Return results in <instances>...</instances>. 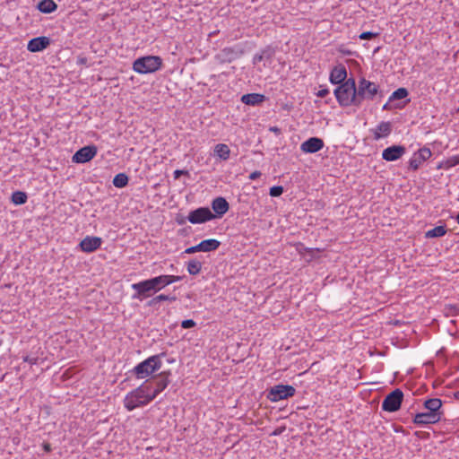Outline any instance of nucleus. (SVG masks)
<instances>
[{
  "label": "nucleus",
  "instance_id": "f257e3e1",
  "mask_svg": "<svg viewBox=\"0 0 459 459\" xmlns=\"http://www.w3.org/2000/svg\"><path fill=\"white\" fill-rule=\"evenodd\" d=\"M152 400L150 394V385L145 382L126 395L124 406L127 411H131L138 407L147 405Z\"/></svg>",
  "mask_w": 459,
  "mask_h": 459
},
{
  "label": "nucleus",
  "instance_id": "f03ea898",
  "mask_svg": "<svg viewBox=\"0 0 459 459\" xmlns=\"http://www.w3.org/2000/svg\"><path fill=\"white\" fill-rule=\"evenodd\" d=\"M334 95L341 106L355 105L359 107L355 80L350 78L334 90Z\"/></svg>",
  "mask_w": 459,
  "mask_h": 459
},
{
  "label": "nucleus",
  "instance_id": "7ed1b4c3",
  "mask_svg": "<svg viewBox=\"0 0 459 459\" xmlns=\"http://www.w3.org/2000/svg\"><path fill=\"white\" fill-rule=\"evenodd\" d=\"M162 65V60L157 56H146L135 59L133 63V70L140 74H151L158 71Z\"/></svg>",
  "mask_w": 459,
  "mask_h": 459
},
{
  "label": "nucleus",
  "instance_id": "20e7f679",
  "mask_svg": "<svg viewBox=\"0 0 459 459\" xmlns=\"http://www.w3.org/2000/svg\"><path fill=\"white\" fill-rule=\"evenodd\" d=\"M162 366L160 355H153L136 365L133 372L137 378L143 379L148 377L152 373L158 371Z\"/></svg>",
  "mask_w": 459,
  "mask_h": 459
},
{
  "label": "nucleus",
  "instance_id": "39448f33",
  "mask_svg": "<svg viewBox=\"0 0 459 459\" xmlns=\"http://www.w3.org/2000/svg\"><path fill=\"white\" fill-rule=\"evenodd\" d=\"M377 92L378 86L376 83L361 78L357 87L359 106L361 105L364 100H373Z\"/></svg>",
  "mask_w": 459,
  "mask_h": 459
},
{
  "label": "nucleus",
  "instance_id": "423d86ee",
  "mask_svg": "<svg viewBox=\"0 0 459 459\" xmlns=\"http://www.w3.org/2000/svg\"><path fill=\"white\" fill-rule=\"evenodd\" d=\"M295 394V388L289 385H276L273 386L267 394V398L276 403L283 399H288Z\"/></svg>",
  "mask_w": 459,
  "mask_h": 459
},
{
  "label": "nucleus",
  "instance_id": "0eeeda50",
  "mask_svg": "<svg viewBox=\"0 0 459 459\" xmlns=\"http://www.w3.org/2000/svg\"><path fill=\"white\" fill-rule=\"evenodd\" d=\"M403 399V394L400 389H395L388 394L382 403V410L389 412L396 411L400 409Z\"/></svg>",
  "mask_w": 459,
  "mask_h": 459
},
{
  "label": "nucleus",
  "instance_id": "6e6552de",
  "mask_svg": "<svg viewBox=\"0 0 459 459\" xmlns=\"http://www.w3.org/2000/svg\"><path fill=\"white\" fill-rule=\"evenodd\" d=\"M132 289L135 291V293L133 295V299L139 300H143L156 293L150 280L134 283L132 284Z\"/></svg>",
  "mask_w": 459,
  "mask_h": 459
},
{
  "label": "nucleus",
  "instance_id": "1a4fd4ad",
  "mask_svg": "<svg viewBox=\"0 0 459 459\" xmlns=\"http://www.w3.org/2000/svg\"><path fill=\"white\" fill-rule=\"evenodd\" d=\"M215 218L209 208L201 207L189 212L187 220L193 224L204 223Z\"/></svg>",
  "mask_w": 459,
  "mask_h": 459
},
{
  "label": "nucleus",
  "instance_id": "9d476101",
  "mask_svg": "<svg viewBox=\"0 0 459 459\" xmlns=\"http://www.w3.org/2000/svg\"><path fill=\"white\" fill-rule=\"evenodd\" d=\"M97 152V147L94 145L84 146L74 154L72 160L75 163H86L96 156Z\"/></svg>",
  "mask_w": 459,
  "mask_h": 459
},
{
  "label": "nucleus",
  "instance_id": "9b49d317",
  "mask_svg": "<svg viewBox=\"0 0 459 459\" xmlns=\"http://www.w3.org/2000/svg\"><path fill=\"white\" fill-rule=\"evenodd\" d=\"M431 151L429 148H421L414 152L409 160V167L417 170L427 160L431 157Z\"/></svg>",
  "mask_w": 459,
  "mask_h": 459
},
{
  "label": "nucleus",
  "instance_id": "f8f14e48",
  "mask_svg": "<svg viewBox=\"0 0 459 459\" xmlns=\"http://www.w3.org/2000/svg\"><path fill=\"white\" fill-rule=\"evenodd\" d=\"M441 420L437 413H433L430 411H424L417 413L414 416L413 422L418 425H429L438 422Z\"/></svg>",
  "mask_w": 459,
  "mask_h": 459
},
{
  "label": "nucleus",
  "instance_id": "ddd939ff",
  "mask_svg": "<svg viewBox=\"0 0 459 459\" xmlns=\"http://www.w3.org/2000/svg\"><path fill=\"white\" fill-rule=\"evenodd\" d=\"M405 153V148L401 145H393L385 149L382 152V158L386 161H394L400 159Z\"/></svg>",
  "mask_w": 459,
  "mask_h": 459
},
{
  "label": "nucleus",
  "instance_id": "4468645a",
  "mask_svg": "<svg viewBox=\"0 0 459 459\" xmlns=\"http://www.w3.org/2000/svg\"><path fill=\"white\" fill-rule=\"evenodd\" d=\"M324 147V142L320 138L311 137L301 143L300 150L305 153H315Z\"/></svg>",
  "mask_w": 459,
  "mask_h": 459
},
{
  "label": "nucleus",
  "instance_id": "2eb2a0df",
  "mask_svg": "<svg viewBox=\"0 0 459 459\" xmlns=\"http://www.w3.org/2000/svg\"><path fill=\"white\" fill-rule=\"evenodd\" d=\"M50 45V39L45 36L37 37L28 42L27 49L30 52H39Z\"/></svg>",
  "mask_w": 459,
  "mask_h": 459
},
{
  "label": "nucleus",
  "instance_id": "dca6fc26",
  "mask_svg": "<svg viewBox=\"0 0 459 459\" xmlns=\"http://www.w3.org/2000/svg\"><path fill=\"white\" fill-rule=\"evenodd\" d=\"M102 243L99 237H86L80 242V247L83 252L91 253L97 250Z\"/></svg>",
  "mask_w": 459,
  "mask_h": 459
},
{
  "label": "nucleus",
  "instance_id": "f3484780",
  "mask_svg": "<svg viewBox=\"0 0 459 459\" xmlns=\"http://www.w3.org/2000/svg\"><path fill=\"white\" fill-rule=\"evenodd\" d=\"M375 140H380L387 137L392 132V126L390 122H381L375 128L370 129Z\"/></svg>",
  "mask_w": 459,
  "mask_h": 459
},
{
  "label": "nucleus",
  "instance_id": "a211bd4d",
  "mask_svg": "<svg viewBox=\"0 0 459 459\" xmlns=\"http://www.w3.org/2000/svg\"><path fill=\"white\" fill-rule=\"evenodd\" d=\"M424 410L430 411L433 413H437L439 418L443 416L442 401L438 398H431L428 399L424 402L423 404Z\"/></svg>",
  "mask_w": 459,
  "mask_h": 459
},
{
  "label": "nucleus",
  "instance_id": "6ab92c4d",
  "mask_svg": "<svg viewBox=\"0 0 459 459\" xmlns=\"http://www.w3.org/2000/svg\"><path fill=\"white\" fill-rule=\"evenodd\" d=\"M212 208L216 216L221 217L229 211V203L223 197H217L212 203Z\"/></svg>",
  "mask_w": 459,
  "mask_h": 459
},
{
  "label": "nucleus",
  "instance_id": "aec40b11",
  "mask_svg": "<svg viewBox=\"0 0 459 459\" xmlns=\"http://www.w3.org/2000/svg\"><path fill=\"white\" fill-rule=\"evenodd\" d=\"M347 72L344 66L334 67L330 74V81L333 84L342 83L346 81Z\"/></svg>",
  "mask_w": 459,
  "mask_h": 459
},
{
  "label": "nucleus",
  "instance_id": "412c9836",
  "mask_svg": "<svg viewBox=\"0 0 459 459\" xmlns=\"http://www.w3.org/2000/svg\"><path fill=\"white\" fill-rule=\"evenodd\" d=\"M169 380L166 377H160L156 381V386L153 388L150 385V394L154 399L160 393H161L168 385Z\"/></svg>",
  "mask_w": 459,
  "mask_h": 459
},
{
  "label": "nucleus",
  "instance_id": "4be33fe9",
  "mask_svg": "<svg viewBox=\"0 0 459 459\" xmlns=\"http://www.w3.org/2000/svg\"><path fill=\"white\" fill-rule=\"evenodd\" d=\"M264 95L258 93H248L241 97V101L247 105H256L264 100Z\"/></svg>",
  "mask_w": 459,
  "mask_h": 459
},
{
  "label": "nucleus",
  "instance_id": "5701e85b",
  "mask_svg": "<svg viewBox=\"0 0 459 459\" xmlns=\"http://www.w3.org/2000/svg\"><path fill=\"white\" fill-rule=\"evenodd\" d=\"M220 241L214 238L205 239L199 243L201 252L216 250L220 247Z\"/></svg>",
  "mask_w": 459,
  "mask_h": 459
},
{
  "label": "nucleus",
  "instance_id": "b1692460",
  "mask_svg": "<svg viewBox=\"0 0 459 459\" xmlns=\"http://www.w3.org/2000/svg\"><path fill=\"white\" fill-rule=\"evenodd\" d=\"M214 154L223 160L230 158V150L227 144L218 143L214 146Z\"/></svg>",
  "mask_w": 459,
  "mask_h": 459
},
{
  "label": "nucleus",
  "instance_id": "393cba45",
  "mask_svg": "<svg viewBox=\"0 0 459 459\" xmlns=\"http://www.w3.org/2000/svg\"><path fill=\"white\" fill-rule=\"evenodd\" d=\"M57 8L53 0H42L38 4V9L43 13H51Z\"/></svg>",
  "mask_w": 459,
  "mask_h": 459
},
{
  "label": "nucleus",
  "instance_id": "a878e982",
  "mask_svg": "<svg viewBox=\"0 0 459 459\" xmlns=\"http://www.w3.org/2000/svg\"><path fill=\"white\" fill-rule=\"evenodd\" d=\"M446 233L445 226H437L425 233V237L428 238L443 237Z\"/></svg>",
  "mask_w": 459,
  "mask_h": 459
},
{
  "label": "nucleus",
  "instance_id": "bb28decb",
  "mask_svg": "<svg viewBox=\"0 0 459 459\" xmlns=\"http://www.w3.org/2000/svg\"><path fill=\"white\" fill-rule=\"evenodd\" d=\"M186 268L189 274L196 275L201 272L202 263L196 259H191L188 261Z\"/></svg>",
  "mask_w": 459,
  "mask_h": 459
},
{
  "label": "nucleus",
  "instance_id": "cd10ccee",
  "mask_svg": "<svg viewBox=\"0 0 459 459\" xmlns=\"http://www.w3.org/2000/svg\"><path fill=\"white\" fill-rule=\"evenodd\" d=\"M128 183V177L124 173H119L113 178V185L116 187L122 188Z\"/></svg>",
  "mask_w": 459,
  "mask_h": 459
},
{
  "label": "nucleus",
  "instance_id": "c85d7f7f",
  "mask_svg": "<svg viewBox=\"0 0 459 459\" xmlns=\"http://www.w3.org/2000/svg\"><path fill=\"white\" fill-rule=\"evenodd\" d=\"M27 195L22 191H16L12 195V202L16 205H21L26 203Z\"/></svg>",
  "mask_w": 459,
  "mask_h": 459
},
{
  "label": "nucleus",
  "instance_id": "c756f323",
  "mask_svg": "<svg viewBox=\"0 0 459 459\" xmlns=\"http://www.w3.org/2000/svg\"><path fill=\"white\" fill-rule=\"evenodd\" d=\"M408 95V91L404 88H399L394 91L390 96V100H402L404 99Z\"/></svg>",
  "mask_w": 459,
  "mask_h": 459
},
{
  "label": "nucleus",
  "instance_id": "7c9ffc66",
  "mask_svg": "<svg viewBox=\"0 0 459 459\" xmlns=\"http://www.w3.org/2000/svg\"><path fill=\"white\" fill-rule=\"evenodd\" d=\"M283 193V187L281 186H275L270 188V195L276 197L280 196Z\"/></svg>",
  "mask_w": 459,
  "mask_h": 459
},
{
  "label": "nucleus",
  "instance_id": "2f4dec72",
  "mask_svg": "<svg viewBox=\"0 0 459 459\" xmlns=\"http://www.w3.org/2000/svg\"><path fill=\"white\" fill-rule=\"evenodd\" d=\"M377 36H378V33H376V32H371V31H365V32H362L359 38L360 39H371L373 38H376Z\"/></svg>",
  "mask_w": 459,
  "mask_h": 459
},
{
  "label": "nucleus",
  "instance_id": "473e14b6",
  "mask_svg": "<svg viewBox=\"0 0 459 459\" xmlns=\"http://www.w3.org/2000/svg\"><path fill=\"white\" fill-rule=\"evenodd\" d=\"M149 280L152 282L155 292H158L159 290L163 289L162 286L160 285V281L158 279V276Z\"/></svg>",
  "mask_w": 459,
  "mask_h": 459
},
{
  "label": "nucleus",
  "instance_id": "72a5a7b5",
  "mask_svg": "<svg viewBox=\"0 0 459 459\" xmlns=\"http://www.w3.org/2000/svg\"><path fill=\"white\" fill-rule=\"evenodd\" d=\"M195 325V322L192 319H186V320L182 321V323H181V326L184 329L192 328Z\"/></svg>",
  "mask_w": 459,
  "mask_h": 459
},
{
  "label": "nucleus",
  "instance_id": "f704fd0d",
  "mask_svg": "<svg viewBox=\"0 0 459 459\" xmlns=\"http://www.w3.org/2000/svg\"><path fill=\"white\" fill-rule=\"evenodd\" d=\"M166 277H167V281H168V284L169 285L171 284V283L179 281L182 279L181 276H176V275H166Z\"/></svg>",
  "mask_w": 459,
  "mask_h": 459
},
{
  "label": "nucleus",
  "instance_id": "c9c22d12",
  "mask_svg": "<svg viewBox=\"0 0 459 459\" xmlns=\"http://www.w3.org/2000/svg\"><path fill=\"white\" fill-rule=\"evenodd\" d=\"M195 252H201L199 244L186 248L184 253L190 255V254H194Z\"/></svg>",
  "mask_w": 459,
  "mask_h": 459
},
{
  "label": "nucleus",
  "instance_id": "e433bc0d",
  "mask_svg": "<svg viewBox=\"0 0 459 459\" xmlns=\"http://www.w3.org/2000/svg\"><path fill=\"white\" fill-rule=\"evenodd\" d=\"M169 299H171L169 298V296L165 295V294H160V295H158L157 297H155L152 299V302H160V301H165V300H169Z\"/></svg>",
  "mask_w": 459,
  "mask_h": 459
},
{
  "label": "nucleus",
  "instance_id": "4c0bfd02",
  "mask_svg": "<svg viewBox=\"0 0 459 459\" xmlns=\"http://www.w3.org/2000/svg\"><path fill=\"white\" fill-rule=\"evenodd\" d=\"M158 279L160 280V285L162 286V288L169 285L166 275H160V276H158Z\"/></svg>",
  "mask_w": 459,
  "mask_h": 459
},
{
  "label": "nucleus",
  "instance_id": "58836bf2",
  "mask_svg": "<svg viewBox=\"0 0 459 459\" xmlns=\"http://www.w3.org/2000/svg\"><path fill=\"white\" fill-rule=\"evenodd\" d=\"M184 174H188V172H187V171H186V170L177 169V170H175V171H174V173H173V175H174V178H175V179H178V178H179V177H180L181 175H184Z\"/></svg>",
  "mask_w": 459,
  "mask_h": 459
},
{
  "label": "nucleus",
  "instance_id": "ea45409f",
  "mask_svg": "<svg viewBox=\"0 0 459 459\" xmlns=\"http://www.w3.org/2000/svg\"><path fill=\"white\" fill-rule=\"evenodd\" d=\"M261 176V172L260 171H253L250 175H249V179L250 180H255L256 178H260Z\"/></svg>",
  "mask_w": 459,
  "mask_h": 459
},
{
  "label": "nucleus",
  "instance_id": "a19ab883",
  "mask_svg": "<svg viewBox=\"0 0 459 459\" xmlns=\"http://www.w3.org/2000/svg\"><path fill=\"white\" fill-rule=\"evenodd\" d=\"M328 94H329L328 89H322V90L318 91V92H317V96L320 98H325Z\"/></svg>",
  "mask_w": 459,
  "mask_h": 459
},
{
  "label": "nucleus",
  "instance_id": "79ce46f5",
  "mask_svg": "<svg viewBox=\"0 0 459 459\" xmlns=\"http://www.w3.org/2000/svg\"><path fill=\"white\" fill-rule=\"evenodd\" d=\"M24 361L29 362L30 364L36 363V359H30L29 357L24 358Z\"/></svg>",
  "mask_w": 459,
  "mask_h": 459
},
{
  "label": "nucleus",
  "instance_id": "37998d69",
  "mask_svg": "<svg viewBox=\"0 0 459 459\" xmlns=\"http://www.w3.org/2000/svg\"><path fill=\"white\" fill-rule=\"evenodd\" d=\"M44 449H45L46 451H48H48H50V445L46 444V445L44 446Z\"/></svg>",
  "mask_w": 459,
  "mask_h": 459
},
{
  "label": "nucleus",
  "instance_id": "c03bdc74",
  "mask_svg": "<svg viewBox=\"0 0 459 459\" xmlns=\"http://www.w3.org/2000/svg\"><path fill=\"white\" fill-rule=\"evenodd\" d=\"M455 219H456L457 223L459 224V213L456 215Z\"/></svg>",
  "mask_w": 459,
  "mask_h": 459
},
{
  "label": "nucleus",
  "instance_id": "a18cd8bd",
  "mask_svg": "<svg viewBox=\"0 0 459 459\" xmlns=\"http://www.w3.org/2000/svg\"><path fill=\"white\" fill-rule=\"evenodd\" d=\"M272 130H273V131H275V132H276V131H278V129H277V128H272Z\"/></svg>",
  "mask_w": 459,
  "mask_h": 459
}]
</instances>
